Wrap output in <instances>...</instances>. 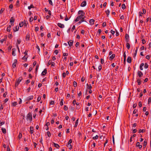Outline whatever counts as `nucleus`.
<instances>
[{"label": "nucleus", "mask_w": 151, "mask_h": 151, "mask_svg": "<svg viewBox=\"0 0 151 151\" xmlns=\"http://www.w3.org/2000/svg\"><path fill=\"white\" fill-rule=\"evenodd\" d=\"M78 14H79V16L77 17L75 20V21L76 22L79 21L81 19H84L85 18V14L83 10H80L78 11Z\"/></svg>", "instance_id": "nucleus-1"}, {"label": "nucleus", "mask_w": 151, "mask_h": 151, "mask_svg": "<svg viewBox=\"0 0 151 151\" xmlns=\"http://www.w3.org/2000/svg\"><path fill=\"white\" fill-rule=\"evenodd\" d=\"M27 119L29 120L31 122L32 120V117L31 114L30 113H29L27 116Z\"/></svg>", "instance_id": "nucleus-2"}, {"label": "nucleus", "mask_w": 151, "mask_h": 151, "mask_svg": "<svg viewBox=\"0 0 151 151\" xmlns=\"http://www.w3.org/2000/svg\"><path fill=\"white\" fill-rule=\"evenodd\" d=\"M22 80V77H20L16 81L15 83V86L16 87L17 86L19 85V84L21 81Z\"/></svg>", "instance_id": "nucleus-3"}, {"label": "nucleus", "mask_w": 151, "mask_h": 151, "mask_svg": "<svg viewBox=\"0 0 151 151\" xmlns=\"http://www.w3.org/2000/svg\"><path fill=\"white\" fill-rule=\"evenodd\" d=\"M21 42V40L20 39H18L17 40V48L18 49L19 51V47L18 46V45L20 44Z\"/></svg>", "instance_id": "nucleus-4"}, {"label": "nucleus", "mask_w": 151, "mask_h": 151, "mask_svg": "<svg viewBox=\"0 0 151 151\" xmlns=\"http://www.w3.org/2000/svg\"><path fill=\"white\" fill-rule=\"evenodd\" d=\"M125 38L127 42H128L129 41V35L127 34H126L125 35Z\"/></svg>", "instance_id": "nucleus-5"}, {"label": "nucleus", "mask_w": 151, "mask_h": 151, "mask_svg": "<svg viewBox=\"0 0 151 151\" xmlns=\"http://www.w3.org/2000/svg\"><path fill=\"white\" fill-rule=\"evenodd\" d=\"M86 5V1H84L83 2L81 5V6L82 7H84Z\"/></svg>", "instance_id": "nucleus-6"}, {"label": "nucleus", "mask_w": 151, "mask_h": 151, "mask_svg": "<svg viewBox=\"0 0 151 151\" xmlns=\"http://www.w3.org/2000/svg\"><path fill=\"white\" fill-rule=\"evenodd\" d=\"M137 75L139 77H141L143 75V74L142 72L140 71H138L137 72Z\"/></svg>", "instance_id": "nucleus-7"}, {"label": "nucleus", "mask_w": 151, "mask_h": 151, "mask_svg": "<svg viewBox=\"0 0 151 151\" xmlns=\"http://www.w3.org/2000/svg\"><path fill=\"white\" fill-rule=\"evenodd\" d=\"M17 63V60L16 59H15L14 60V62L12 64V66L13 68H15L16 67V65Z\"/></svg>", "instance_id": "nucleus-8"}, {"label": "nucleus", "mask_w": 151, "mask_h": 151, "mask_svg": "<svg viewBox=\"0 0 151 151\" xmlns=\"http://www.w3.org/2000/svg\"><path fill=\"white\" fill-rule=\"evenodd\" d=\"M73 40H70L68 42V43L70 46H71L73 44Z\"/></svg>", "instance_id": "nucleus-9"}, {"label": "nucleus", "mask_w": 151, "mask_h": 151, "mask_svg": "<svg viewBox=\"0 0 151 151\" xmlns=\"http://www.w3.org/2000/svg\"><path fill=\"white\" fill-rule=\"evenodd\" d=\"M47 70L46 68L41 73L42 76L45 75L47 73Z\"/></svg>", "instance_id": "nucleus-10"}, {"label": "nucleus", "mask_w": 151, "mask_h": 151, "mask_svg": "<svg viewBox=\"0 0 151 151\" xmlns=\"http://www.w3.org/2000/svg\"><path fill=\"white\" fill-rule=\"evenodd\" d=\"M58 26L61 28H63L64 27V25L60 23H58Z\"/></svg>", "instance_id": "nucleus-11"}, {"label": "nucleus", "mask_w": 151, "mask_h": 151, "mask_svg": "<svg viewBox=\"0 0 151 151\" xmlns=\"http://www.w3.org/2000/svg\"><path fill=\"white\" fill-rule=\"evenodd\" d=\"M131 57L130 56L128 57L127 59V62L129 63H130L131 62Z\"/></svg>", "instance_id": "nucleus-12"}, {"label": "nucleus", "mask_w": 151, "mask_h": 151, "mask_svg": "<svg viewBox=\"0 0 151 151\" xmlns=\"http://www.w3.org/2000/svg\"><path fill=\"white\" fill-rule=\"evenodd\" d=\"M136 146L138 147L139 148L141 149L142 147V146L141 145H140V143L139 142H137L136 143Z\"/></svg>", "instance_id": "nucleus-13"}, {"label": "nucleus", "mask_w": 151, "mask_h": 151, "mask_svg": "<svg viewBox=\"0 0 151 151\" xmlns=\"http://www.w3.org/2000/svg\"><path fill=\"white\" fill-rule=\"evenodd\" d=\"M137 82L138 83V84L139 85H140L141 83V79L140 78H137Z\"/></svg>", "instance_id": "nucleus-14"}, {"label": "nucleus", "mask_w": 151, "mask_h": 151, "mask_svg": "<svg viewBox=\"0 0 151 151\" xmlns=\"http://www.w3.org/2000/svg\"><path fill=\"white\" fill-rule=\"evenodd\" d=\"M115 57V55L114 54H112L109 58V60H112Z\"/></svg>", "instance_id": "nucleus-15"}, {"label": "nucleus", "mask_w": 151, "mask_h": 151, "mask_svg": "<svg viewBox=\"0 0 151 151\" xmlns=\"http://www.w3.org/2000/svg\"><path fill=\"white\" fill-rule=\"evenodd\" d=\"M12 55H13L15 56L16 55V53L15 52L16 51V49L14 48L12 49Z\"/></svg>", "instance_id": "nucleus-16"}, {"label": "nucleus", "mask_w": 151, "mask_h": 151, "mask_svg": "<svg viewBox=\"0 0 151 151\" xmlns=\"http://www.w3.org/2000/svg\"><path fill=\"white\" fill-rule=\"evenodd\" d=\"M33 97H34L33 96H31L28 97L27 98V100H31L33 99Z\"/></svg>", "instance_id": "nucleus-17"}, {"label": "nucleus", "mask_w": 151, "mask_h": 151, "mask_svg": "<svg viewBox=\"0 0 151 151\" xmlns=\"http://www.w3.org/2000/svg\"><path fill=\"white\" fill-rule=\"evenodd\" d=\"M94 20L93 19H91L89 20V23L91 25H93L94 24Z\"/></svg>", "instance_id": "nucleus-18"}, {"label": "nucleus", "mask_w": 151, "mask_h": 151, "mask_svg": "<svg viewBox=\"0 0 151 151\" xmlns=\"http://www.w3.org/2000/svg\"><path fill=\"white\" fill-rule=\"evenodd\" d=\"M78 120H79V119L78 118L77 120L76 121V122H75V125L74 126V127H77L78 126Z\"/></svg>", "instance_id": "nucleus-19"}, {"label": "nucleus", "mask_w": 151, "mask_h": 151, "mask_svg": "<svg viewBox=\"0 0 151 151\" xmlns=\"http://www.w3.org/2000/svg\"><path fill=\"white\" fill-rule=\"evenodd\" d=\"M19 29V27L18 26H16L14 28V30L15 32H16Z\"/></svg>", "instance_id": "nucleus-20"}, {"label": "nucleus", "mask_w": 151, "mask_h": 151, "mask_svg": "<svg viewBox=\"0 0 151 151\" xmlns=\"http://www.w3.org/2000/svg\"><path fill=\"white\" fill-rule=\"evenodd\" d=\"M67 146L70 150H71L72 148V146L71 144H68L67 145Z\"/></svg>", "instance_id": "nucleus-21"}, {"label": "nucleus", "mask_w": 151, "mask_h": 151, "mask_svg": "<svg viewBox=\"0 0 151 151\" xmlns=\"http://www.w3.org/2000/svg\"><path fill=\"white\" fill-rule=\"evenodd\" d=\"M126 47L128 50H129L130 48V45L128 42H127Z\"/></svg>", "instance_id": "nucleus-22"}, {"label": "nucleus", "mask_w": 151, "mask_h": 151, "mask_svg": "<svg viewBox=\"0 0 151 151\" xmlns=\"http://www.w3.org/2000/svg\"><path fill=\"white\" fill-rule=\"evenodd\" d=\"M11 26L10 25H9L7 27L6 29V31L7 32H9L11 29Z\"/></svg>", "instance_id": "nucleus-23"}, {"label": "nucleus", "mask_w": 151, "mask_h": 151, "mask_svg": "<svg viewBox=\"0 0 151 151\" xmlns=\"http://www.w3.org/2000/svg\"><path fill=\"white\" fill-rule=\"evenodd\" d=\"M144 64L143 63H142L140 65V69L141 70H143V68L142 67L144 66Z\"/></svg>", "instance_id": "nucleus-24"}, {"label": "nucleus", "mask_w": 151, "mask_h": 151, "mask_svg": "<svg viewBox=\"0 0 151 151\" xmlns=\"http://www.w3.org/2000/svg\"><path fill=\"white\" fill-rule=\"evenodd\" d=\"M1 130L2 132L4 134H5L6 132V129L5 128H2L1 129Z\"/></svg>", "instance_id": "nucleus-25"}, {"label": "nucleus", "mask_w": 151, "mask_h": 151, "mask_svg": "<svg viewBox=\"0 0 151 151\" xmlns=\"http://www.w3.org/2000/svg\"><path fill=\"white\" fill-rule=\"evenodd\" d=\"M87 88L88 89H91V88H92V86H91V84L88 85V84H87Z\"/></svg>", "instance_id": "nucleus-26"}, {"label": "nucleus", "mask_w": 151, "mask_h": 151, "mask_svg": "<svg viewBox=\"0 0 151 151\" xmlns=\"http://www.w3.org/2000/svg\"><path fill=\"white\" fill-rule=\"evenodd\" d=\"M123 57L124 58V61L125 62L126 60V56L125 54V52L123 54Z\"/></svg>", "instance_id": "nucleus-27"}, {"label": "nucleus", "mask_w": 151, "mask_h": 151, "mask_svg": "<svg viewBox=\"0 0 151 151\" xmlns=\"http://www.w3.org/2000/svg\"><path fill=\"white\" fill-rule=\"evenodd\" d=\"M22 136V134L21 133H19L18 136V138L20 139H21Z\"/></svg>", "instance_id": "nucleus-28"}, {"label": "nucleus", "mask_w": 151, "mask_h": 151, "mask_svg": "<svg viewBox=\"0 0 151 151\" xmlns=\"http://www.w3.org/2000/svg\"><path fill=\"white\" fill-rule=\"evenodd\" d=\"M63 99H61L60 102V105L61 106H62L63 105Z\"/></svg>", "instance_id": "nucleus-29"}, {"label": "nucleus", "mask_w": 151, "mask_h": 151, "mask_svg": "<svg viewBox=\"0 0 151 151\" xmlns=\"http://www.w3.org/2000/svg\"><path fill=\"white\" fill-rule=\"evenodd\" d=\"M14 18L13 17H12L10 19V21L11 23H14Z\"/></svg>", "instance_id": "nucleus-30"}, {"label": "nucleus", "mask_w": 151, "mask_h": 151, "mask_svg": "<svg viewBox=\"0 0 151 151\" xmlns=\"http://www.w3.org/2000/svg\"><path fill=\"white\" fill-rule=\"evenodd\" d=\"M27 56L25 55L22 58V59L24 61H26L27 60Z\"/></svg>", "instance_id": "nucleus-31"}, {"label": "nucleus", "mask_w": 151, "mask_h": 151, "mask_svg": "<svg viewBox=\"0 0 151 151\" xmlns=\"http://www.w3.org/2000/svg\"><path fill=\"white\" fill-rule=\"evenodd\" d=\"M54 145L55 147L58 148H59V146L58 144L54 143Z\"/></svg>", "instance_id": "nucleus-32"}, {"label": "nucleus", "mask_w": 151, "mask_h": 151, "mask_svg": "<svg viewBox=\"0 0 151 151\" xmlns=\"http://www.w3.org/2000/svg\"><path fill=\"white\" fill-rule=\"evenodd\" d=\"M25 24L24 22H22L19 23V25L20 27H22L23 26L24 24Z\"/></svg>", "instance_id": "nucleus-33"}, {"label": "nucleus", "mask_w": 151, "mask_h": 151, "mask_svg": "<svg viewBox=\"0 0 151 151\" xmlns=\"http://www.w3.org/2000/svg\"><path fill=\"white\" fill-rule=\"evenodd\" d=\"M34 8V6L32 4L31 5L29 6H28V8L29 9H30L31 8Z\"/></svg>", "instance_id": "nucleus-34"}, {"label": "nucleus", "mask_w": 151, "mask_h": 151, "mask_svg": "<svg viewBox=\"0 0 151 151\" xmlns=\"http://www.w3.org/2000/svg\"><path fill=\"white\" fill-rule=\"evenodd\" d=\"M73 86L75 87H76L77 86V83L75 81L73 82Z\"/></svg>", "instance_id": "nucleus-35"}, {"label": "nucleus", "mask_w": 151, "mask_h": 151, "mask_svg": "<svg viewBox=\"0 0 151 151\" xmlns=\"http://www.w3.org/2000/svg\"><path fill=\"white\" fill-rule=\"evenodd\" d=\"M138 49V47H136V50H135V52L134 53V57H135L136 56L137 53Z\"/></svg>", "instance_id": "nucleus-36"}, {"label": "nucleus", "mask_w": 151, "mask_h": 151, "mask_svg": "<svg viewBox=\"0 0 151 151\" xmlns=\"http://www.w3.org/2000/svg\"><path fill=\"white\" fill-rule=\"evenodd\" d=\"M147 144V142L145 140L144 142L143 146L144 147H145Z\"/></svg>", "instance_id": "nucleus-37"}, {"label": "nucleus", "mask_w": 151, "mask_h": 151, "mask_svg": "<svg viewBox=\"0 0 151 151\" xmlns=\"http://www.w3.org/2000/svg\"><path fill=\"white\" fill-rule=\"evenodd\" d=\"M102 69V66L100 65L98 66V70L99 71H100Z\"/></svg>", "instance_id": "nucleus-38"}, {"label": "nucleus", "mask_w": 151, "mask_h": 151, "mask_svg": "<svg viewBox=\"0 0 151 151\" xmlns=\"http://www.w3.org/2000/svg\"><path fill=\"white\" fill-rule=\"evenodd\" d=\"M105 12L106 14L107 15V16H108L110 13V11L108 9Z\"/></svg>", "instance_id": "nucleus-39"}, {"label": "nucleus", "mask_w": 151, "mask_h": 151, "mask_svg": "<svg viewBox=\"0 0 151 151\" xmlns=\"http://www.w3.org/2000/svg\"><path fill=\"white\" fill-rule=\"evenodd\" d=\"M47 136H48V137H50L51 136V134L50 133V132L49 131H47Z\"/></svg>", "instance_id": "nucleus-40"}, {"label": "nucleus", "mask_w": 151, "mask_h": 151, "mask_svg": "<svg viewBox=\"0 0 151 151\" xmlns=\"http://www.w3.org/2000/svg\"><path fill=\"white\" fill-rule=\"evenodd\" d=\"M148 65L146 63H145V65H144V68H148Z\"/></svg>", "instance_id": "nucleus-41"}, {"label": "nucleus", "mask_w": 151, "mask_h": 151, "mask_svg": "<svg viewBox=\"0 0 151 151\" xmlns=\"http://www.w3.org/2000/svg\"><path fill=\"white\" fill-rule=\"evenodd\" d=\"M145 131V130L144 129H142V130H141V129H140L139 130V133H140L141 132H144Z\"/></svg>", "instance_id": "nucleus-42"}, {"label": "nucleus", "mask_w": 151, "mask_h": 151, "mask_svg": "<svg viewBox=\"0 0 151 151\" xmlns=\"http://www.w3.org/2000/svg\"><path fill=\"white\" fill-rule=\"evenodd\" d=\"M122 8L123 9H124L126 8V6L124 4H122Z\"/></svg>", "instance_id": "nucleus-43"}, {"label": "nucleus", "mask_w": 151, "mask_h": 151, "mask_svg": "<svg viewBox=\"0 0 151 151\" xmlns=\"http://www.w3.org/2000/svg\"><path fill=\"white\" fill-rule=\"evenodd\" d=\"M17 103L16 102H13L12 104L13 106H15L17 105Z\"/></svg>", "instance_id": "nucleus-44"}, {"label": "nucleus", "mask_w": 151, "mask_h": 151, "mask_svg": "<svg viewBox=\"0 0 151 151\" xmlns=\"http://www.w3.org/2000/svg\"><path fill=\"white\" fill-rule=\"evenodd\" d=\"M99 137V136L97 135H96L95 136L93 137V139H97Z\"/></svg>", "instance_id": "nucleus-45"}, {"label": "nucleus", "mask_w": 151, "mask_h": 151, "mask_svg": "<svg viewBox=\"0 0 151 151\" xmlns=\"http://www.w3.org/2000/svg\"><path fill=\"white\" fill-rule=\"evenodd\" d=\"M138 112V110L137 109H134L133 111V113L134 114H136L137 112Z\"/></svg>", "instance_id": "nucleus-46"}, {"label": "nucleus", "mask_w": 151, "mask_h": 151, "mask_svg": "<svg viewBox=\"0 0 151 151\" xmlns=\"http://www.w3.org/2000/svg\"><path fill=\"white\" fill-rule=\"evenodd\" d=\"M4 10V8H1L0 11V14H2Z\"/></svg>", "instance_id": "nucleus-47"}, {"label": "nucleus", "mask_w": 151, "mask_h": 151, "mask_svg": "<svg viewBox=\"0 0 151 151\" xmlns=\"http://www.w3.org/2000/svg\"><path fill=\"white\" fill-rule=\"evenodd\" d=\"M50 4L52 6L53 5L52 1L51 0H48Z\"/></svg>", "instance_id": "nucleus-48"}, {"label": "nucleus", "mask_w": 151, "mask_h": 151, "mask_svg": "<svg viewBox=\"0 0 151 151\" xmlns=\"http://www.w3.org/2000/svg\"><path fill=\"white\" fill-rule=\"evenodd\" d=\"M68 53H63V56H68Z\"/></svg>", "instance_id": "nucleus-49"}, {"label": "nucleus", "mask_w": 151, "mask_h": 151, "mask_svg": "<svg viewBox=\"0 0 151 151\" xmlns=\"http://www.w3.org/2000/svg\"><path fill=\"white\" fill-rule=\"evenodd\" d=\"M29 36L28 35H26V39L29 40Z\"/></svg>", "instance_id": "nucleus-50"}, {"label": "nucleus", "mask_w": 151, "mask_h": 151, "mask_svg": "<svg viewBox=\"0 0 151 151\" xmlns=\"http://www.w3.org/2000/svg\"><path fill=\"white\" fill-rule=\"evenodd\" d=\"M30 133L31 134H32L33 133V128H32L31 127H30Z\"/></svg>", "instance_id": "nucleus-51"}, {"label": "nucleus", "mask_w": 151, "mask_h": 151, "mask_svg": "<svg viewBox=\"0 0 151 151\" xmlns=\"http://www.w3.org/2000/svg\"><path fill=\"white\" fill-rule=\"evenodd\" d=\"M72 140L71 139H70L69 141H68V144H71V143L72 142Z\"/></svg>", "instance_id": "nucleus-52"}, {"label": "nucleus", "mask_w": 151, "mask_h": 151, "mask_svg": "<svg viewBox=\"0 0 151 151\" xmlns=\"http://www.w3.org/2000/svg\"><path fill=\"white\" fill-rule=\"evenodd\" d=\"M68 109V107L66 106H64V109L65 111H67Z\"/></svg>", "instance_id": "nucleus-53"}, {"label": "nucleus", "mask_w": 151, "mask_h": 151, "mask_svg": "<svg viewBox=\"0 0 151 151\" xmlns=\"http://www.w3.org/2000/svg\"><path fill=\"white\" fill-rule=\"evenodd\" d=\"M54 104V101H52L50 102V104L51 105H53Z\"/></svg>", "instance_id": "nucleus-54"}, {"label": "nucleus", "mask_w": 151, "mask_h": 151, "mask_svg": "<svg viewBox=\"0 0 151 151\" xmlns=\"http://www.w3.org/2000/svg\"><path fill=\"white\" fill-rule=\"evenodd\" d=\"M5 40V39H1L0 40V42L1 43H2Z\"/></svg>", "instance_id": "nucleus-55"}, {"label": "nucleus", "mask_w": 151, "mask_h": 151, "mask_svg": "<svg viewBox=\"0 0 151 151\" xmlns=\"http://www.w3.org/2000/svg\"><path fill=\"white\" fill-rule=\"evenodd\" d=\"M139 106L140 107H141L142 106V102L141 101H140L139 103Z\"/></svg>", "instance_id": "nucleus-56"}, {"label": "nucleus", "mask_w": 151, "mask_h": 151, "mask_svg": "<svg viewBox=\"0 0 151 151\" xmlns=\"http://www.w3.org/2000/svg\"><path fill=\"white\" fill-rule=\"evenodd\" d=\"M76 101L75 99L74 100L73 102V104L74 105H75V104H76Z\"/></svg>", "instance_id": "nucleus-57"}, {"label": "nucleus", "mask_w": 151, "mask_h": 151, "mask_svg": "<svg viewBox=\"0 0 151 151\" xmlns=\"http://www.w3.org/2000/svg\"><path fill=\"white\" fill-rule=\"evenodd\" d=\"M75 25H73L71 31L73 32V30L75 29Z\"/></svg>", "instance_id": "nucleus-58"}, {"label": "nucleus", "mask_w": 151, "mask_h": 151, "mask_svg": "<svg viewBox=\"0 0 151 151\" xmlns=\"http://www.w3.org/2000/svg\"><path fill=\"white\" fill-rule=\"evenodd\" d=\"M111 32L113 35H114V34L115 33V32L112 30H111Z\"/></svg>", "instance_id": "nucleus-59"}, {"label": "nucleus", "mask_w": 151, "mask_h": 151, "mask_svg": "<svg viewBox=\"0 0 151 151\" xmlns=\"http://www.w3.org/2000/svg\"><path fill=\"white\" fill-rule=\"evenodd\" d=\"M151 102V97H149L148 99V104H150Z\"/></svg>", "instance_id": "nucleus-60"}, {"label": "nucleus", "mask_w": 151, "mask_h": 151, "mask_svg": "<svg viewBox=\"0 0 151 151\" xmlns=\"http://www.w3.org/2000/svg\"><path fill=\"white\" fill-rule=\"evenodd\" d=\"M146 58L147 59H149L150 58V55H147L146 56Z\"/></svg>", "instance_id": "nucleus-61"}, {"label": "nucleus", "mask_w": 151, "mask_h": 151, "mask_svg": "<svg viewBox=\"0 0 151 151\" xmlns=\"http://www.w3.org/2000/svg\"><path fill=\"white\" fill-rule=\"evenodd\" d=\"M4 123H5V122H1L0 121V125L1 126L2 125L4 124Z\"/></svg>", "instance_id": "nucleus-62"}, {"label": "nucleus", "mask_w": 151, "mask_h": 151, "mask_svg": "<svg viewBox=\"0 0 151 151\" xmlns=\"http://www.w3.org/2000/svg\"><path fill=\"white\" fill-rule=\"evenodd\" d=\"M58 52V50H55V51L54 52L57 55Z\"/></svg>", "instance_id": "nucleus-63"}, {"label": "nucleus", "mask_w": 151, "mask_h": 151, "mask_svg": "<svg viewBox=\"0 0 151 151\" xmlns=\"http://www.w3.org/2000/svg\"><path fill=\"white\" fill-rule=\"evenodd\" d=\"M79 42H76V45H75L76 47H77L79 46Z\"/></svg>", "instance_id": "nucleus-64"}]
</instances>
